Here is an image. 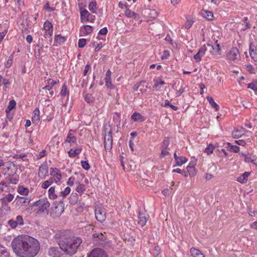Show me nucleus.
<instances>
[{"instance_id":"obj_26","label":"nucleus","mask_w":257,"mask_h":257,"mask_svg":"<svg viewBox=\"0 0 257 257\" xmlns=\"http://www.w3.org/2000/svg\"><path fill=\"white\" fill-rule=\"evenodd\" d=\"M226 148H227V149L228 151H229L231 152H234V153H237L239 151V147H238L237 146H235V145H232L229 143H227L226 144Z\"/></svg>"},{"instance_id":"obj_50","label":"nucleus","mask_w":257,"mask_h":257,"mask_svg":"<svg viewBox=\"0 0 257 257\" xmlns=\"http://www.w3.org/2000/svg\"><path fill=\"white\" fill-rule=\"evenodd\" d=\"M13 55H11L9 57V59L6 63V64H5V66L6 68H10L12 63H13Z\"/></svg>"},{"instance_id":"obj_51","label":"nucleus","mask_w":257,"mask_h":257,"mask_svg":"<svg viewBox=\"0 0 257 257\" xmlns=\"http://www.w3.org/2000/svg\"><path fill=\"white\" fill-rule=\"evenodd\" d=\"M214 146L212 144H210L205 150V152L208 154L209 155L212 153L213 151L214 150Z\"/></svg>"},{"instance_id":"obj_36","label":"nucleus","mask_w":257,"mask_h":257,"mask_svg":"<svg viewBox=\"0 0 257 257\" xmlns=\"http://www.w3.org/2000/svg\"><path fill=\"white\" fill-rule=\"evenodd\" d=\"M53 183V179L50 178L47 181L43 182L42 183L41 187L43 189H47Z\"/></svg>"},{"instance_id":"obj_42","label":"nucleus","mask_w":257,"mask_h":257,"mask_svg":"<svg viewBox=\"0 0 257 257\" xmlns=\"http://www.w3.org/2000/svg\"><path fill=\"white\" fill-rule=\"evenodd\" d=\"M203 15L208 20H213V14L211 12L205 11L204 13H203Z\"/></svg>"},{"instance_id":"obj_60","label":"nucleus","mask_w":257,"mask_h":257,"mask_svg":"<svg viewBox=\"0 0 257 257\" xmlns=\"http://www.w3.org/2000/svg\"><path fill=\"white\" fill-rule=\"evenodd\" d=\"M169 154V152L166 151V148H162V152L160 155L161 158H164Z\"/></svg>"},{"instance_id":"obj_40","label":"nucleus","mask_w":257,"mask_h":257,"mask_svg":"<svg viewBox=\"0 0 257 257\" xmlns=\"http://www.w3.org/2000/svg\"><path fill=\"white\" fill-rule=\"evenodd\" d=\"M44 29L45 31L53 30V25L49 21H46L44 24Z\"/></svg>"},{"instance_id":"obj_12","label":"nucleus","mask_w":257,"mask_h":257,"mask_svg":"<svg viewBox=\"0 0 257 257\" xmlns=\"http://www.w3.org/2000/svg\"><path fill=\"white\" fill-rule=\"evenodd\" d=\"M245 132L246 130L242 127L235 128L232 132V136L234 139H238L243 135Z\"/></svg>"},{"instance_id":"obj_17","label":"nucleus","mask_w":257,"mask_h":257,"mask_svg":"<svg viewBox=\"0 0 257 257\" xmlns=\"http://www.w3.org/2000/svg\"><path fill=\"white\" fill-rule=\"evenodd\" d=\"M74 132L72 130H70L66 137V139L65 141V143H76V138L73 136V133Z\"/></svg>"},{"instance_id":"obj_58","label":"nucleus","mask_w":257,"mask_h":257,"mask_svg":"<svg viewBox=\"0 0 257 257\" xmlns=\"http://www.w3.org/2000/svg\"><path fill=\"white\" fill-rule=\"evenodd\" d=\"M82 168L85 170H88L90 168V166L87 162L85 161H82L81 162Z\"/></svg>"},{"instance_id":"obj_38","label":"nucleus","mask_w":257,"mask_h":257,"mask_svg":"<svg viewBox=\"0 0 257 257\" xmlns=\"http://www.w3.org/2000/svg\"><path fill=\"white\" fill-rule=\"evenodd\" d=\"M96 3L95 2H92L89 3V10L93 13H95V10L97 9Z\"/></svg>"},{"instance_id":"obj_18","label":"nucleus","mask_w":257,"mask_h":257,"mask_svg":"<svg viewBox=\"0 0 257 257\" xmlns=\"http://www.w3.org/2000/svg\"><path fill=\"white\" fill-rule=\"evenodd\" d=\"M138 218V224L142 227L144 226L148 221V217H147L143 213L140 212Z\"/></svg>"},{"instance_id":"obj_6","label":"nucleus","mask_w":257,"mask_h":257,"mask_svg":"<svg viewBox=\"0 0 257 257\" xmlns=\"http://www.w3.org/2000/svg\"><path fill=\"white\" fill-rule=\"evenodd\" d=\"M95 218L100 222H103L106 219V212L103 207H98L95 209Z\"/></svg>"},{"instance_id":"obj_64","label":"nucleus","mask_w":257,"mask_h":257,"mask_svg":"<svg viewBox=\"0 0 257 257\" xmlns=\"http://www.w3.org/2000/svg\"><path fill=\"white\" fill-rule=\"evenodd\" d=\"M170 55V54H169V52L167 50H165L164 51V53H163V54L162 56V59H167L168 57Z\"/></svg>"},{"instance_id":"obj_44","label":"nucleus","mask_w":257,"mask_h":257,"mask_svg":"<svg viewBox=\"0 0 257 257\" xmlns=\"http://www.w3.org/2000/svg\"><path fill=\"white\" fill-rule=\"evenodd\" d=\"M70 188L69 187H67L65 188L64 191H60L59 192L60 196L62 197H65L66 195L69 194L70 192Z\"/></svg>"},{"instance_id":"obj_25","label":"nucleus","mask_w":257,"mask_h":257,"mask_svg":"<svg viewBox=\"0 0 257 257\" xmlns=\"http://www.w3.org/2000/svg\"><path fill=\"white\" fill-rule=\"evenodd\" d=\"M8 178L11 184H17L19 182V176L16 174L9 175Z\"/></svg>"},{"instance_id":"obj_49","label":"nucleus","mask_w":257,"mask_h":257,"mask_svg":"<svg viewBox=\"0 0 257 257\" xmlns=\"http://www.w3.org/2000/svg\"><path fill=\"white\" fill-rule=\"evenodd\" d=\"M170 144V139L169 137L165 138L161 148H167Z\"/></svg>"},{"instance_id":"obj_28","label":"nucleus","mask_w":257,"mask_h":257,"mask_svg":"<svg viewBox=\"0 0 257 257\" xmlns=\"http://www.w3.org/2000/svg\"><path fill=\"white\" fill-rule=\"evenodd\" d=\"M252 43H250L249 44V54L250 57L254 61H257V51L256 50H254L253 48L252 47Z\"/></svg>"},{"instance_id":"obj_41","label":"nucleus","mask_w":257,"mask_h":257,"mask_svg":"<svg viewBox=\"0 0 257 257\" xmlns=\"http://www.w3.org/2000/svg\"><path fill=\"white\" fill-rule=\"evenodd\" d=\"M187 170L189 172V173H190V175H194L195 174L194 164H190L187 167Z\"/></svg>"},{"instance_id":"obj_14","label":"nucleus","mask_w":257,"mask_h":257,"mask_svg":"<svg viewBox=\"0 0 257 257\" xmlns=\"http://www.w3.org/2000/svg\"><path fill=\"white\" fill-rule=\"evenodd\" d=\"M58 191H55V187H51L49 188L48 191V196L51 199H55L58 196H60V195L58 194Z\"/></svg>"},{"instance_id":"obj_45","label":"nucleus","mask_w":257,"mask_h":257,"mask_svg":"<svg viewBox=\"0 0 257 257\" xmlns=\"http://www.w3.org/2000/svg\"><path fill=\"white\" fill-rule=\"evenodd\" d=\"M199 51L200 53V54L201 56H202V57H203L204 56L206 55L207 53V47L205 45H204L199 50Z\"/></svg>"},{"instance_id":"obj_4","label":"nucleus","mask_w":257,"mask_h":257,"mask_svg":"<svg viewBox=\"0 0 257 257\" xmlns=\"http://www.w3.org/2000/svg\"><path fill=\"white\" fill-rule=\"evenodd\" d=\"M32 206H36L38 207V212L41 213L45 211H47L50 207V203L47 198H42L39 200L34 202Z\"/></svg>"},{"instance_id":"obj_11","label":"nucleus","mask_w":257,"mask_h":257,"mask_svg":"<svg viewBox=\"0 0 257 257\" xmlns=\"http://www.w3.org/2000/svg\"><path fill=\"white\" fill-rule=\"evenodd\" d=\"M92 236L94 238H95L98 244H103L105 241L106 237L105 235L102 233H94L92 234Z\"/></svg>"},{"instance_id":"obj_13","label":"nucleus","mask_w":257,"mask_h":257,"mask_svg":"<svg viewBox=\"0 0 257 257\" xmlns=\"http://www.w3.org/2000/svg\"><path fill=\"white\" fill-rule=\"evenodd\" d=\"M30 199L28 197H21L18 198L16 204L18 206H27L30 203Z\"/></svg>"},{"instance_id":"obj_34","label":"nucleus","mask_w":257,"mask_h":257,"mask_svg":"<svg viewBox=\"0 0 257 257\" xmlns=\"http://www.w3.org/2000/svg\"><path fill=\"white\" fill-rule=\"evenodd\" d=\"M16 105V102L14 100H11L9 102L8 107L6 110V113L8 114L10 112V111L15 107Z\"/></svg>"},{"instance_id":"obj_63","label":"nucleus","mask_w":257,"mask_h":257,"mask_svg":"<svg viewBox=\"0 0 257 257\" xmlns=\"http://www.w3.org/2000/svg\"><path fill=\"white\" fill-rule=\"evenodd\" d=\"M185 91V88L183 87L182 86H181V88L176 92V96L179 97Z\"/></svg>"},{"instance_id":"obj_3","label":"nucleus","mask_w":257,"mask_h":257,"mask_svg":"<svg viewBox=\"0 0 257 257\" xmlns=\"http://www.w3.org/2000/svg\"><path fill=\"white\" fill-rule=\"evenodd\" d=\"M64 210V204L63 200L59 201H56L53 204V207L51 208L50 215L53 218L59 217Z\"/></svg>"},{"instance_id":"obj_30","label":"nucleus","mask_w":257,"mask_h":257,"mask_svg":"<svg viewBox=\"0 0 257 257\" xmlns=\"http://www.w3.org/2000/svg\"><path fill=\"white\" fill-rule=\"evenodd\" d=\"M18 192L22 195H28L29 192V190L27 188H25L24 186H19L18 188Z\"/></svg>"},{"instance_id":"obj_24","label":"nucleus","mask_w":257,"mask_h":257,"mask_svg":"<svg viewBox=\"0 0 257 257\" xmlns=\"http://www.w3.org/2000/svg\"><path fill=\"white\" fill-rule=\"evenodd\" d=\"M89 13L86 10H84L80 12V17L82 22H86L88 21Z\"/></svg>"},{"instance_id":"obj_61","label":"nucleus","mask_w":257,"mask_h":257,"mask_svg":"<svg viewBox=\"0 0 257 257\" xmlns=\"http://www.w3.org/2000/svg\"><path fill=\"white\" fill-rule=\"evenodd\" d=\"M200 53L198 52L194 56V58L195 59L196 62H200L201 61L202 56H201Z\"/></svg>"},{"instance_id":"obj_39","label":"nucleus","mask_w":257,"mask_h":257,"mask_svg":"<svg viewBox=\"0 0 257 257\" xmlns=\"http://www.w3.org/2000/svg\"><path fill=\"white\" fill-rule=\"evenodd\" d=\"M176 161L177 165L181 166L187 161V159L184 157H179Z\"/></svg>"},{"instance_id":"obj_10","label":"nucleus","mask_w":257,"mask_h":257,"mask_svg":"<svg viewBox=\"0 0 257 257\" xmlns=\"http://www.w3.org/2000/svg\"><path fill=\"white\" fill-rule=\"evenodd\" d=\"M48 174V166L47 164H42L39 169V177L41 178H44Z\"/></svg>"},{"instance_id":"obj_55","label":"nucleus","mask_w":257,"mask_h":257,"mask_svg":"<svg viewBox=\"0 0 257 257\" xmlns=\"http://www.w3.org/2000/svg\"><path fill=\"white\" fill-rule=\"evenodd\" d=\"M52 34H53V30H49L48 31H45V38H47V37H48L50 39H49V41L50 42H51L52 41V38L51 37L52 35Z\"/></svg>"},{"instance_id":"obj_54","label":"nucleus","mask_w":257,"mask_h":257,"mask_svg":"<svg viewBox=\"0 0 257 257\" xmlns=\"http://www.w3.org/2000/svg\"><path fill=\"white\" fill-rule=\"evenodd\" d=\"M248 88H249L253 90H257V81H253L248 84Z\"/></svg>"},{"instance_id":"obj_5","label":"nucleus","mask_w":257,"mask_h":257,"mask_svg":"<svg viewBox=\"0 0 257 257\" xmlns=\"http://www.w3.org/2000/svg\"><path fill=\"white\" fill-rule=\"evenodd\" d=\"M112 131L110 130L107 131V128L104 129V147L105 151L111 150L112 146Z\"/></svg>"},{"instance_id":"obj_35","label":"nucleus","mask_w":257,"mask_h":257,"mask_svg":"<svg viewBox=\"0 0 257 257\" xmlns=\"http://www.w3.org/2000/svg\"><path fill=\"white\" fill-rule=\"evenodd\" d=\"M9 252L6 248L0 245V257H9Z\"/></svg>"},{"instance_id":"obj_52","label":"nucleus","mask_w":257,"mask_h":257,"mask_svg":"<svg viewBox=\"0 0 257 257\" xmlns=\"http://www.w3.org/2000/svg\"><path fill=\"white\" fill-rule=\"evenodd\" d=\"M158 15V13L155 10H152L150 11L149 16L150 18L155 19Z\"/></svg>"},{"instance_id":"obj_20","label":"nucleus","mask_w":257,"mask_h":257,"mask_svg":"<svg viewBox=\"0 0 257 257\" xmlns=\"http://www.w3.org/2000/svg\"><path fill=\"white\" fill-rule=\"evenodd\" d=\"M191 255L193 257H204L205 255L201 252V251L194 247H192L190 250Z\"/></svg>"},{"instance_id":"obj_22","label":"nucleus","mask_w":257,"mask_h":257,"mask_svg":"<svg viewBox=\"0 0 257 257\" xmlns=\"http://www.w3.org/2000/svg\"><path fill=\"white\" fill-rule=\"evenodd\" d=\"M250 173L245 172L238 177L237 180L241 183H244L247 181V179Z\"/></svg>"},{"instance_id":"obj_48","label":"nucleus","mask_w":257,"mask_h":257,"mask_svg":"<svg viewBox=\"0 0 257 257\" xmlns=\"http://www.w3.org/2000/svg\"><path fill=\"white\" fill-rule=\"evenodd\" d=\"M8 223L12 228H15L18 225L16 220L13 219L9 220Z\"/></svg>"},{"instance_id":"obj_21","label":"nucleus","mask_w":257,"mask_h":257,"mask_svg":"<svg viewBox=\"0 0 257 257\" xmlns=\"http://www.w3.org/2000/svg\"><path fill=\"white\" fill-rule=\"evenodd\" d=\"M132 119L135 121L142 122L145 120L144 117L141 114L137 112L132 114Z\"/></svg>"},{"instance_id":"obj_31","label":"nucleus","mask_w":257,"mask_h":257,"mask_svg":"<svg viewBox=\"0 0 257 257\" xmlns=\"http://www.w3.org/2000/svg\"><path fill=\"white\" fill-rule=\"evenodd\" d=\"M14 199V196L11 194H8L5 197L3 198L2 200V204H7L10 202Z\"/></svg>"},{"instance_id":"obj_53","label":"nucleus","mask_w":257,"mask_h":257,"mask_svg":"<svg viewBox=\"0 0 257 257\" xmlns=\"http://www.w3.org/2000/svg\"><path fill=\"white\" fill-rule=\"evenodd\" d=\"M16 221L18 224L22 225L24 224V220L22 216L18 215L16 217Z\"/></svg>"},{"instance_id":"obj_15","label":"nucleus","mask_w":257,"mask_h":257,"mask_svg":"<svg viewBox=\"0 0 257 257\" xmlns=\"http://www.w3.org/2000/svg\"><path fill=\"white\" fill-rule=\"evenodd\" d=\"M32 122L33 123L37 124L40 121V111L38 108H36L33 112Z\"/></svg>"},{"instance_id":"obj_8","label":"nucleus","mask_w":257,"mask_h":257,"mask_svg":"<svg viewBox=\"0 0 257 257\" xmlns=\"http://www.w3.org/2000/svg\"><path fill=\"white\" fill-rule=\"evenodd\" d=\"M47 253L49 257H67L65 256V254L61 253L58 247H50L48 249Z\"/></svg>"},{"instance_id":"obj_27","label":"nucleus","mask_w":257,"mask_h":257,"mask_svg":"<svg viewBox=\"0 0 257 257\" xmlns=\"http://www.w3.org/2000/svg\"><path fill=\"white\" fill-rule=\"evenodd\" d=\"M69 202L71 204H75L78 200V195L76 193H72L69 198Z\"/></svg>"},{"instance_id":"obj_16","label":"nucleus","mask_w":257,"mask_h":257,"mask_svg":"<svg viewBox=\"0 0 257 257\" xmlns=\"http://www.w3.org/2000/svg\"><path fill=\"white\" fill-rule=\"evenodd\" d=\"M111 71L109 70H107L105 77V85L108 88H112V84L111 80Z\"/></svg>"},{"instance_id":"obj_9","label":"nucleus","mask_w":257,"mask_h":257,"mask_svg":"<svg viewBox=\"0 0 257 257\" xmlns=\"http://www.w3.org/2000/svg\"><path fill=\"white\" fill-rule=\"evenodd\" d=\"M238 56H239V51L236 47L232 48L227 53V59L231 61L237 59Z\"/></svg>"},{"instance_id":"obj_29","label":"nucleus","mask_w":257,"mask_h":257,"mask_svg":"<svg viewBox=\"0 0 257 257\" xmlns=\"http://www.w3.org/2000/svg\"><path fill=\"white\" fill-rule=\"evenodd\" d=\"M206 98L207 100L209 101V104L211 105L212 107L215 108L216 111L219 110V105L214 101L212 97L207 96Z\"/></svg>"},{"instance_id":"obj_33","label":"nucleus","mask_w":257,"mask_h":257,"mask_svg":"<svg viewBox=\"0 0 257 257\" xmlns=\"http://www.w3.org/2000/svg\"><path fill=\"white\" fill-rule=\"evenodd\" d=\"M57 83L56 81L49 79L48 81V84L42 88V90L47 89L50 90L52 89V87Z\"/></svg>"},{"instance_id":"obj_23","label":"nucleus","mask_w":257,"mask_h":257,"mask_svg":"<svg viewBox=\"0 0 257 257\" xmlns=\"http://www.w3.org/2000/svg\"><path fill=\"white\" fill-rule=\"evenodd\" d=\"M93 31V28L89 25H86L80 29V32L84 35H88Z\"/></svg>"},{"instance_id":"obj_37","label":"nucleus","mask_w":257,"mask_h":257,"mask_svg":"<svg viewBox=\"0 0 257 257\" xmlns=\"http://www.w3.org/2000/svg\"><path fill=\"white\" fill-rule=\"evenodd\" d=\"M60 94L62 97H65L69 95V90L67 89V86L65 84H64L62 85Z\"/></svg>"},{"instance_id":"obj_19","label":"nucleus","mask_w":257,"mask_h":257,"mask_svg":"<svg viewBox=\"0 0 257 257\" xmlns=\"http://www.w3.org/2000/svg\"><path fill=\"white\" fill-rule=\"evenodd\" d=\"M124 15L127 18H134L136 20H138L140 19V16L138 14L134 12H132V11L127 9H126V10L125 11Z\"/></svg>"},{"instance_id":"obj_1","label":"nucleus","mask_w":257,"mask_h":257,"mask_svg":"<svg viewBox=\"0 0 257 257\" xmlns=\"http://www.w3.org/2000/svg\"><path fill=\"white\" fill-rule=\"evenodd\" d=\"M27 238L23 257H35L40 251V243L37 239L30 236L28 235Z\"/></svg>"},{"instance_id":"obj_62","label":"nucleus","mask_w":257,"mask_h":257,"mask_svg":"<svg viewBox=\"0 0 257 257\" xmlns=\"http://www.w3.org/2000/svg\"><path fill=\"white\" fill-rule=\"evenodd\" d=\"M75 178L74 177H71L68 179L67 181V185L70 186H72L74 184Z\"/></svg>"},{"instance_id":"obj_59","label":"nucleus","mask_w":257,"mask_h":257,"mask_svg":"<svg viewBox=\"0 0 257 257\" xmlns=\"http://www.w3.org/2000/svg\"><path fill=\"white\" fill-rule=\"evenodd\" d=\"M86 44V40L85 39H80L78 41V46L79 48H83Z\"/></svg>"},{"instance_id":"obj_7","label":"nucleus","mask_w":257,"mask_h":257,"mask_svg":"<svg viewBox=\"0 0 257 257\" xmlns=\"http://www.w3.org/2000/svg\"><path fill=\"white\" fill-rule=\"evenodd\" d=\"M87 257H108V255L103 249L95 248L88 253Z\"/></svg>"},{"instance_id":"obj_47","label":"nucleus","mask_w":257,"mask_h":257,"mask_svg":"<svg viewBox=\"0 0 257 257\" xmlns=\"http://www.w3.org/2000/svg\"><path fill=\"white\" fill-rule=\"evenodd\" d=\"M1 210H2V211H4L5 214H6V213L10 212L11 209H10V207L9 206L7 205V204H2V207L1 208Z\"/></svg>"},{"instance_id":"obj_32","label":"nucleus","mask_w":257,"mask_h":257,"mask_svg":"<svg viewBox=\"0 0 257 257\" xmlns=\"http://www.w3.org/2000/svg\"><path fill=\"white\" fill-rule=\"evenodd\" d=\"M81 148H77L75 150L71 149L68 152V154L70 157H74L76 155H78L81 152Z\"/></svg>"},{"instance_id":"obj_46","label":"nucleus","mask_w":257,"mask_h":257,"mask_svg":"<svg viewBox=\"0 0 257 257\" xmlns=\"http://www.w3.org/2000/svg\"><path fill=\"white\" fill-rule=\"evenodd\" d=\"M85 190V187L84 184H78V185L76 188V190L78 193H82Z\"/></svg>"},{"instance_id":"obj_43","label":"nucleus","mask_w":257,"mask_h":257,"mask_svg":"<svg viewBox=\"0 0 257 257\" xmlns=\"http://www.w3.org/2000/svg\"><path fill=\"white\" fill-rule=\"evenodd\" d=\"M55 41L60 44L65 42V39L61 35H58L55 37Z\"/></svg>"},{"instance_id":"obj_57","label":"nucleus","mask_w":257,"mask_h":257,"mask_svg":"<svg viewBox=\"0 0 257 257\" xmlns=\"http://www.w3.org/2000/svg\"><path fill=\"white\" fill-rule=\"evenodd\" d=\"M193 22V21L189 20L188 18H187V21L185 24V28L187 29H189L192 26Z\"/></svg>"},{"instance_id":"obj_2","label":"nucleus","mask_w":257,"mask_h":257,"mask_svg":"<svg viewBox=\"0 0 257 257\" xmlns=\"http://www.w3.org/2000/svg\"><path fill=\"white\" fill-rule=\"evenodd\" d=\"M28 235H18L12 241V247L14 253L18 257H23Z\"/></svg>"},{"instance_id":"obj_56","label":"nucleus","mask_w":257,"mask_h":257,"mask_svg":"<svg viewBox=\"0 0 257 257\" xmlns=\"http://www.w3.org/2000/svg\"><path fill=\"white\" fill-rule=\"evenodd\" d=\"M256 159H252L251 156H245V161L247 163H252L254 164H255Z\"/></svg>"}]
</instances>
